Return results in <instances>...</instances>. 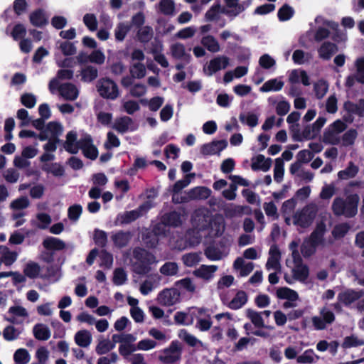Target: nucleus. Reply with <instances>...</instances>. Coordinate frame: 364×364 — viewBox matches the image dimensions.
Segmentation results:
<instances>
[{
  "instance_id": "obj_1",
  "label": "nucleus",
  "mask_w": 364,
  "mask_h": 364,
  "mask_svg": "<svg viewBox=\"0 0 364 364\" xmlns=\"http://www.w3.org/2000/svg\"><path fill=\"white\" fill-rule=\"evenodd\" d=\"M359 200V196L356 193L348 196L346 199L336 197L332 203V211L336 216L353 218L358 213Z\"/></svg>"
},
{
  "instance_id": "obj_2",
  "label": "nucleus",
  "mask_w": 364,
  "mask_h": 364,
  "mask_svg": "<svg viewBox=\"0 0 364 364\" xmlns=\"http://www.w3.org/2000/svg\"><path fill=\"white\" fill-rule=\"evenodd\" d=\"M80 136V139L77 140L76 132L70 131L66 134L64 148L67 151L71 154H76L79 149H82L84 155L87 158L91 159V139L90 135L82 132Z\"/></svg>"
},
{
  "instance_id": "obj_3",
  "label": "nucleus",
  "mask_w": 364,
  "mask_h": 364,
  "mask_svg": "<svg viewBox=\"0 0 364 364\" xmlns=\"http://www.w3.org/2000/svg\"><path fill=\"white\" fill-rule=\"evenodd\" d=\"M134 258L136 260L132 265L133 271L139 275H145L151 270V264L154 256L141 248L133 250Z\"/></svg>"
},
{
  "instance_id": "obj_4",
  "label": "nucleus",
  "mask_w": 364,
  "mask_h": 364,
  "mask_svg": "<svg viewBox=\"0 0 364 364\" xmlns=\"http://www.w3.org/2000/svg\"><path fill=\"white\" fill-rule=\"evenodd\" d=\"M182 347L181 343L173 341L168 348H164L159 356V360L163 364H174L181 358Z\"/></svg>"
},
{
  "instance_id": "obj_5",
  "label": "nucleus",
  "mask_w": 364,
  "mask_h": 364,
  "mask_svg": "<svg viewBox=\"0 0 364 364\" xmlns=\"http://www.w3.org/2000/svg\"><path fill=\"white\" fill-rule=\"evenodd\" d=\"M97 88L100 95L105 99L114 100L119 95V88L116 82L107 77L99 80Z\"/></svg>"
},
{
  "instance_id": "obj_6",
  "label": "nucleus",
  "mask_w": 364,
  "mask_h": 364,
  "mask_svg": "<svg viewBox=\"0 0 364 364\" xmlns=\"http://www.w3.org/2000/svg\"><path fill=\"white\" fill-rule=\"evenodd\" d=\"M316 209L310 205H306L301 211L296 212L294 215V224L302 228L309 227L316 216Z\"/></svg>"
},
{
  "instance_id": "obj_7",
  "label": "nucleus",
  "mask_w": 364,
  "mask_h": 364,
  "mask_svg": "<svg viewBox=\"0 0 364 364\" xmlns=\"http://www.w3.org/2000/svg\"><path fill=\"white\" fill-rule=\"evenodd\" d=\"M180 292L176 288L164 289L157 296V301L164 306H171L180 301Z\"/></svg>"
},
{
  "instance_id": "obj_8",
  "label": "nucleus",
  "mask_w": 364,
  "mask_h": 364,
  "mask_svg": "<svg viewBox=\"0 0 364 364\" xmlns=\"http://www.w3.org/2000/svg\"><path fill=\"white\" fill-rule=\"evenodd\" d=\"M63 132V127L60 122H50L38 137L41 141H45L48 139H58V136L62 134Z\"/></svg>"
},
{
  "instance_id": "obj_9",
  "label": "nucleus",
  "mask_w": 364,
  "mask_h": 364,
  "mask_svg": "<svg viewBox=\"0 0 364 364\" xmlns=\"http://www.w3.org/2000/svg\"><path fill=\"white\" fill-rule=\"evenodd\" d=\"M364 296L363 290L356 291L353 289H347L338 294L337 299L344 306H348Z\"/></svg>"
},
{
  "instance_id": "obj_10",
  "label": "nucleus",
  "mask_w": 364,
  "mask_h": 364,
  "mask_svg": "<svg viewBox=\"0 0 364 364\" xmlns=\"http://www.w3.org/2000/svg\"><path fill=\"white\" fill-rule=\"evenodd\" d=\"M77 63L81 69L82 80L85 82H91V55L80 53L77 56Z\"/></svg>"
},
{
  "instance_id": "obj_11",
  "label": "nucleus",
  "mask_w": 364,
  "mask_h": 364,
  "mask_svg": "<svg viewBox=\"0 0 364 364\" xmlns=\"http://www.w3.org/2000/svg\"><path fill=\"white\" fill-rule=\"evenodd\" d=\"M227 146L228 142L226 140L213 141L210 143L202 145L200 153L204 156L214 155L222 151Z\"/></svg>"
},
{
  "instance_id": "obj_12",
  "label": "nucleus",
  "mask_w": 364,
  "mask_h": 364,
  "mask_svg": "<svg viewBox=\"0 0 364 364\" xmlns=\"http://www.w3.org/2000/svg\"><path fill=\"white\" fill-rule=\"evenodd\" d=\"M230 59L225 55L218 56L210 60L207 70L208 75L210 76L221 69H225L229 65Z\"/></svg>"
},
{
  "instance_id": "obj_13",
  "label": "nucleus",
  "mask_w": 364,
  "mask_h": 364,
  "mask_svg": "<svg viewBox=\"0 0 364 364\" xmlns=\"http://www.w3.org/2000/svg\"><path fill=\"white\" fill-rule=\"evenodd\" d=\"M65 100L74 101L79 95L77 87L70 82L63 83L60 87V94Z\"/></svg>"
},
{
  "instance_id": "obj_14",
  "label": "nucleus",
  "mask_w": 364,
  "mask_h": 364,
  "mask_svg": "<svg viewBox=\"0 0 364 364\" xmlns=\"http://www.w3.org/2000/svg\"><path fill=\"white\" fill-rule=\"evenodd\" d=\"M99 257L100 258V266L105 269H110L113 264V256L111 253L108 252L105 250L98 251L97 248L92 249V262L95 258Z\"/></svg>"
},
{
  "instance_id": "obj_15",
  "label": "nucleus",
  "mask_w": 364,
  "mask_h": 364,
  "mask_svg": "<svg viewBox=\"0 0 364 364\" xmlns=\"http://www.w3.org/2000/svg\"><path fill=\"white\" fill-rule=\"evenodd\" d=\"M171 52L173 58L183 60L186 64L190 63L191 55L186 52L183 44L176 43L171 46Z\"/></svg>"
},
{
  "instance_id": "obj_16",
  "label": "nucleus",
  "mask_w": 364,
  "mask_h": 364,
  "mask_svg": "<svg viewBox=\"0 0 364 364\" xmlns=\"http://www.w3.org/2000/svg\"><path fill=\"white\" fill-rule=\"evenodd\" d=\"M272 162V159H266L264 155L258 154L252 159L251 168L253 171L262 170L266 172L270 169Z\"/></svg>"
},
{
  "instance_id": "obj_17",
  "label": "nucleus",
  "mask_w": 364,
  "mask_h": 364,
  "mask_svg": "<svg viewBox=\"0 0 364 364\" xmlns=\"http://www.w3.org/2000/svg\"><path fill=\"white\" fill-rule=\"evenodd\" d=\"M161 221L165 225L172 228L179 227L182 224L181 214L176 210L164 213L161 216Z\"/></svg>"
},
{
  "instance_id": "obj_18",
  "label": "nucleus",
  "mask_w": 364,
  "mask_h": 364,
  "mask_svg": "<svg viewBox=\"0 0 364 364\" xmlns=\"http://www.w3.org/2000/svg\"><path fill=\"white\" fill-rule=\"evenodd\" d=\"M337 51V45L330 41L323 42L318 49L319 57L323 60H330Z\"/></svg>"
},
{
  "instance_id": "obj_19",
  "label": "nucleus",
  "mask_w": 364,
  "mask_h": 364,
  "mask_svg": "<svg viewBox=\"0 0 364 364\" xmlns=\"http://www.w3.org/2000/svg\"><path fill=\"white\" fill-rule=\"evenodd\" d=\"M23 272L29 279L43 278V276L41 274V267L36 262L29 261L28 262L23 269Z\"/></svg>"
},
{
  "instance_id": "obj_20",
  "label": "nucleus",
  "mask_w": 364,
  "mask_h": 364,
  "mask_svg": "<svg viewBox=\"0 0 364 364\" xmlns=\"http://www.w3.org/2000/svg\"><path fill=\"white\" fill-rule=\"evenodd\" d=\"M18 257V253L11 250L6 246H0V261L1 264L10 266L14 264Z\"/></svg>"
},
{
  "instance_id": "obj_21",
  "label": "nucleus",
  "mask_w": 364,
  "mask_h": 364,
  "mask_svg": "<svg viewBox=\"0 0 364 364\" xmlns=\"http://www.w3.org/2000/svg\"><path fill=\"white\" fill-rule=\"evenodd\" d=\"M326 230V226L324 222L321 221L316 225L315 229L311 233L309 240L314 244L319 245L323 242V236Z\"/></svg>"
},
{
  "instance_id": "obj_22",
  "label": "nucleus",
  "mask_w": 364,
  "mask_h": 364,
  "mask_svg": "<svg viewBox=\"0 0 364 364\" xmlns=\"http://www.w3.org/2000/svg\"><path fill=\"white\" fill-rule=\"evenodd\" d=\"M9 314H11V316L6 318V320L12 324L19 323V321L17 320L18 317L27 318L28 316L27 310L21 306L10 307Z\"/></svg>"
},
{
  "instance_id": "obj_23",
  "label": "nucleus",
  "mask_w": 364,
  "mask_h": 364,
  "mask_svg": "<svg viewBox=\"0 0 364 364\" xmlns=\"http://www.w3.org/2000/svg\"><path fill=\"white\" fill-rule=\"evenodd\" d=\"M343 108L346 112H350L352 114H356L359 117H363L364 99H360L357 104L348 100L344 102Z\"/></svg>"
},
{
  "instance_id": "obj_24",
  "label": "nucleus",
  "mask_w": 364,
  "mask_h": 364,
  "mask_svg": "<svg viewBox=\"0 0 364 364\" xmlns=\"http://www.w3.org/2000/svg\"><path fill=\"white\" fill-rule=\"evenodd\" d=\"M23 331V328L16 327L14 325H8L3 330V338L6 341L9 342L16 341L20 338Z\"/></svg>"
},
{
  "instance_id": "obj_25",
  "label": "nucleus",
  "mask_w": 364,
  "mask_h": 364,
  "mask_svg": "<svg viewBox=\"0 0 364 364\" xmlns=\"http://www.w3.org/2000/svg\"><path fill=\"white\" fill-rule=\"evenodd\" d=\"M132 235L130 232L119 230L112 235V240L117 247L122 248L126 247L131 240Z\"/></svg>"
},
{
  "instance_id": "obj_26",
  "label": "nucleus",
  "mask_w": 364,
  "mask_h": 364,
  "mask_svg": "<svg viewBox=\"0 0 364 364\" xmlns=\"http://www.w3.org/2000/svg\"><path fill=\"white\" fill-rule=\"evenodd\" d=\"M140 216L141 212L139 210L124 211L117 215V221H118L120 225L129 224L137 220Z\"/></svg>"
},
{
  "instance_id": "obj_27",
  "label": "nucleus",
  "mask_w": 364,
  "mask_h": 364,
  "mask_svg": "<svg viewBox=\"0 0 364 364\" xmlns=\"http://www.w3.org/2000/svg\"><path fill=\"white\" fill-rule=\"evenodd\" d=\"M246 316L251 321L252 324L256 328H266L269 329L273 328L272 326H266L264 324L260 312H257L252 309H247L246 310Z\"/></svg>"
},
{
  "instance_id": "obj_28",
  "label": "nucleus",
  "mask_w": 364,
  "mask_h": 364,
  "mask_svg": "<svg viewBox=\"0 0 364 364\" xmlns=\"http://www.w3.org/2000/svg\"><path fill=\"white\" fill-rule=\"evenodd\" d=\"M218 267L215 265H201L198 269L193 271V274L198 278L205 280H209L213 277V273L216 272Z\"/></svg>"
},
{
  "instance_id": "obj_29",
  "label": "nucleus",
  "mask_w": 364,
  "mask_h": 364,
  "mask_svg": "<svg viewBox=\"0 0 364 364\" xmlns=\"http://www.w3.org/2000/svg\"><path fill=\"white\" fill-rule=\"evenodd\" d=\"M247 294L243 290L237 292L234 298L228 304V308L232 310H237L242 308L247 302Z\"/></svg>"
},
{
  "instance_id": "obj_30",
  "label": "nucleus",
  "mask_w": 364,
  "mask_h": 364,
  "mask_svg": "<svg viewBox=\"0 0 364 364\" xmlns=\"http://www.w3.org/2000/svg\"><path fill=\"white\" fill-rule=\"evenodd\" d=\"M45 249L48 250L60 251L65 247V243L59 238L47 237L42 243Z\"/></svg>"
},
{
  "instance_id": "obj_31",
  "label": "nucleus",
  "mask_w": 364,
  "mask_h": 364,
  "mask_svg": "<svg viewBox=\"0 0 364 364\" xmlns=\"http://www.w3.org/2000/svg\"><path fill=\"white\" fill-rule=\"evenodd\" d=\"M276 295L279 299H287L291 301H295L299 299L298 293L288 287H280L277 289Z\"/></svg>"
},
{
  "instance_id": "obj_32",
  "label": "nucleus",
  "mask_w": 364,
  "mask_h": 364,
  "mask_svg": "<svg viewBox=\"0 0 364 364\" xmlns=\"http://www.w3.org/2000/svg\"><path fill=\"white\" fill-rule=\"evenodd\" d=\"M33 333L35 338L41 341H46L50 337V331L47 326L43 323H38L33 328Z\"/></svg>"
},
{
  "instance_id": "obj_33",
  "label": "nucleus",
  "mask_w": 364,
  "mask_h": 364,
  "mask_svg": "<svg viewBox=\"0 0 364 364\" xmlns=\"http://www.w3.org/2000/svg\"><path fill=\"white\" fill-rule=\"evenodd\" d=\"M29 205L30 201L28 198L26 196H21L12 200L9 205V208L12 210V212H25L24 210Z\"/></svg>"
},
{
  "instance_id": "obj_34",
  "label": "nucleus",
  "mask_w": 364,
  "mask_h": 364,
  "mask_svg": "<svg viewBox=\"0 0 364 364\" xmlns=\"http://www.w3.org/2000/svg\"><path fill=\"white\" fill-rule=\"evenodd\" d=\"M284 82L278 80L277 78L271 79L265 82L260 87L259 90L262 92L271 91H279L283 88Z\"/></svg>"
},
{
  "instance_id": "obj_35",
  "label": "nucleus",
  "mask_w": 364,
  "mask_h": 364,
  "mask_svg": "<svg viewBox=\"0 0 364 364\" xmlns=\"http://www.w3.org/2000/svg\"><path fill=\"white\" fill-rule=\"evenodd\" d=\"M195 176V173H188L185 176L184 179L179 180L176 181L174 185L173 186V201L174 203H180V201L176 200L175 199V194H177L180 193L184 188L188 186V184L191 182L190 178L193 177Z\"/></svg>"
},
{
  "instance_id": "obj_36",
  "label": "nucleus",
  "mask_w": 364,
  "mask_h": 364,
  "mask_svg": "<svg viewBox=\"0 0 364 364\" xmlns=\"http://www.w3.org/2000/svg\"><path fill=\"white\" fill-rule=\"evenodd\" d=\"M142 241L147 248H155L159 243V237L152 230H146L142 235Z\"/></svg>"
},
{
  "instance_id": "obj_37",
  "label": "nucleus",
  "mask_w": 364,
  "mask_h": 364,
  "mask_svg": "<svg viewBox=\"0 0 364 364\" xmlns=\"http://www.w3.org/2000/svg\"><path fill=\"white\" fill-rule=\"evenodd\" d=\"M202 45L210 52L217 53L220 50V45L215 37L210 35L203 36L201 39Z\"/></svg>"
},
{
  "instance_id": "obj_38",
  "label": "nucleus",
  "mask_w": 364,
  "mask_h": 364,
  "mask_svg": "<svg viewBox=\"0 0 364 364\" xmlns=\"http://www.w3.org/2000/svg\"><path fill=\"white\" fill-rule=\"evenodd\" d=\"M318 359V356L315 354L313 349H307L301 355L297 356L296 362L298 363L311 364L316 363Z\"/></svg>"
},
{
  "instance_id": "obj_39",
  "label": "nucleus",
  "mask_w": 364,
  "mask_h": 364,
  "mask_svg": "<svg viewBox=\"0 0 364 364\" xmlns=\"http://www.w3.org/2000/svg\"><path fill=\"white\" fill-rule=\"evenodd\" d=\"M136 37L139 42L143 43H148L153 37V29L149 26H142L138 28Z\"/></svg>"
},
{
  "instance_id": "obj_40",
  "label": "nucleus",
  "mask_w": 364,
  "mask_h": 364,
  "mask_svg": "<svg viewBox=\"0 0 364 364\" xmlns=\"http://www.w3.org/2000/svg\"><path fill=\"white\" fill-rule=\"evenodd\" d=\"M294 277L300 282L306 281L309 276V269L306 264L300 263L296 265V268L293 270Z\"/></svg>"
},
{
  "instance_id": "obj_41",
  "label": "nucleus",
  "mask_w": 364,
  "mask_h": 364,
  "mask_svg": "<svg viewBox=\"0 0 364 364\" xmlns=\"http://www.w3.org/2000/svg\"><path fill=\"white\" fill-rule=\"evenodd\" d=\"M350 229V225L348 223H339L334 226L331 234L335 239H341L346 236Z\"/></svg>"
},
{
  "instance_id": "obj_42",
  "label": "nucleus",
  "mask_w": 364,
  "mask_h": 364,
  "mask_svg": "<svg viewBox=\"0 0 364 364\" xmlns=\"http://www.w3.org/2000/svg\"><path fill=\"white\" fill-rule=\"evenodd\" d=\"M358 172V168L350 162L347 168L338 173V177L341 180H346L355 177Z\"/></svg>"
},
{
  "instance_id": "obj_43",
  "label": "nucleus",
  "mask_w": 364,
  "mask_h": 364,
  "mask_svg": "<svg viewBox=\"0 0 364 364\" xmlns=\"http://www.w3.org/2000/svg\"><path fill=\"white\" fill-rule=\"evenodd\" d=\"M30 360L31 355L25 348H18L14 354V360L16 364H28Z\"/></svg>"
},
{
  "instance_id": "obj_44",
  "label": "nucleus",
  "mask_w": 364,
  "mask_h": 364,
  "mask_svg": "<svg viewBox=\"0 0 364 364\" xmlns=\"http://www.w3.org/2000/svg\"><path fill=\"white\" fill-rule=\"evenodd\" d=\"M200 252H190L186 253L182 256V261L186 267H193L199 263L200 261Z\"/></svg>"
},
{
  "instance_id": "obj_45",
  "label": "nucleus",
  "mask_w": 364,
  "mask_h": 364,
  "mask_svg": "<svg viewBox=\"0 0 364 364\" xmlns=\"http://www.w3.org/2000/svg\"><path fill=\"white\" fill-rule=\"evenodd\" d=\"M75 343L82 348H87L90 343V336L87 331H80L75 336Z\"/></svg>"
},
{
  "instance_id": "obj_46",
  "label": "nucleus",
  "mask_w": 364,
  "mask_h": 364,
  "mask_svg": "<svg viewBox=\"0 0 364 364\" xmlns=\"http://www.w3.org/2000/svg\"><path fill=\"white\" fill-rule=\"evenodd\" d=\"M131 30V26L125 23H119L114 30V36L117 41H123Z\"/></svg>"
},
{
  "instance_id": "obj_47",
  "label": "nucleus",
  "mask_w": 364,
  "mask_h": 364,
  "mask_svg": "<svg viewBox=\"0 0 364 364\" xmlns=\"http://www.w3.org/2000/svg\"><path fill=\"white\" fill-rule=\"evenodd\" d=\"M364 345V340L359 339L355 335H350L344 338L341 346L344 349L358 347Z\"/></svg>"
},
{
  "instance_id": "obj_48",
  "label": "nucleus",
  "mask_w": 364,
  "mask_h": 364,
  "mask_svg": "<svg viewBox=\"0 0 364 364\" xmlns=\"http://www.w3.org/2000/svg\"><path fill=\"white\" fill-rule=\"evenodd\" d=\"M159 11L166 16H173L175 12V4L172 0H161L159 4Z\"/></svg>"
},
{
  "instance_id": "obj_49",
  "label": "nucleus",
  "mask_w": 364,
  "mask_h": 364,
  "mask_svg": "<svg viewBox=\"0 0 364 364\" xmlns=\"http://www.w3.org/2000/svg\"><path fill=\"white\" fill-rule=\"evenodd\" d=\"M294 14V9L285 4L278 10L277 16L280 21H286L291 18Z\"/></svg>"
},
{
  "instance_id": "obj_50",
  "label": "nucleus",
  "mask_w": 364,
  "mask_h": 364,
  "mask_svg": "<svg viewBox=\"0 0 364 364\" xmlns=\"http://www.w3.org/2000/svg\"><path fill=\"white\" fill-rule=\"evenodd\" d=\"M284 161L281 158H277L275 159L274 179L277 183H280L283 180L284 173Z\"/></svg>"
},
{
  "instance_id": "obj_51",
  "label": "nucleus",
  "mask_w": 364,
  "mask_h": 364,
  "mask_svg": "<svg viewBox=\"0 0 364 364\" xmlns=\"http://www.w3.org/2000/svg\"><path fill=\"white\" fill-rule=\"evenodd\" d=\"M224 9H221L220 4L213 5L205 13V17L206 21H215L218 17L220 12L228 14Z\"/></svg>"
},
{
  "instance_id": "obj_52",
  "label": "nucleus",
  "mask_w": 364,
  "mask_h": 364,
  "mask_svg": "<svg viewBox=\"0 0 364 364\" xmlns=\"http://www.w3.org/2000/svg\"><path fill=\"white\" fill-rule=\"evenodd\" d=\"M239 119L242 124L250 127H255L258 124V117L254 113L248 112L247 114L240 113Z\"/></svg>"
},
{
  "instance_id": "obj_53",
  "label": "nucleus",
  "mask_w": 364,
  "mask_h": 364,
  "mask_svg": "<svg viewBox=\"0 0 364 364\" xmlns=\"http://www.w3.org/2000/svg\"><path fill=\"white\" fill-rule=\"evenodd\" d=\"M30 21L35 26H41L47 23V19L43 11L38 10L31 14Z\"/></svg>"
},
{
  "instance_id": "obj_54",
  "label": "nucleus",
  "mask_w": 364,
  "mask_h": 364,
  "mask_svg": "<svg viewBox=\"0 0 364 364\" xmlns=\"http://www.w3.org/2000/svg\"><path fill=\"white\" fill-rule=\"evenodd\" d=\"M318 245L314 244V242L309 241H305L301 246V252L304 257L309 258L315 254L316 251V247Z\"/></svg>"
},
{
  "instance_id": "obj_55",
  "label": "nucleus",
  "mask_w": 364,
  "mask_h": 364,
  "mask_svg": "<svg viewBox=\"0 0 364 364\" xmlns=\"http://www.w3.org/2000/svg\"><path fill=\"white\" fill-rule=\"evenodd\" d=\"M178 271V264L176 262H165L160 268V272L166 276H173Z\"/></svg>"
},
{
  "instance_id": "obj_56",
  "label": "nucleus",
  "mask_w": 364,
  "mask_h": 364,
  "mask_svg": "<svg viewBox=\"0 0 364 364\" xmlns=\"http://www.w3.org/2000/svg\"><path fill=\"white\" fill-rule=\"evenodd\" d=\"M132 122V119L129 117H122L116 120L114 127L118 132L124 133L128 130L129 126Z\"/></svg>"
},
{
  "instance_id": "obj_57",
  "label": "nucleus",
  "mask_w": 364,
  "mask_h": 364,
  "mask_svg": "<svg viewBox=\"0 0 364 364\" xmlns=\"http://www.w3.org/2000/svg\"><path fill=\"white\" fill-rule=\"evenodd\" d=\"M210 190L204 186L196 187L191 190L190 193L191 197L200 199H206L210 195Z\"/></svg>"
},
{
  "instance_id": "obj_58",
  "label": "nucleus",
  "mask_w": 364,
  "mask_h": 364,
  "mask_svg": "<svg viewBox=\"0 0 364 364\" xmlns=\"http://www.w3.org/2000/svg\"><path fill=\"white\" fill-rule=\"evenodd\" d=\"M43 276V279H49L56 282L61 276L60 268L58 265H50L47 267V273Z\"/></svg>"
},
{
  "instance_id": "obj_59",
  "label": "nucleus",
  "mask_w": 364,
  "mask_h": 364,
  "mask_svg": "<svg viewBox=\"0 0 364 364\" xmlns=\"http://www.w3.org/2000/svg\"><path fill=\"white\" fill-rule=\"evenodd\" d=\"M204 254L205 257L211 261H218L222 259L221 251L214 246L207 247L205 249Z\"/></svg>"
},
{
  "instance_id": "obj_60",
  "label": "nucleus",
  "mask_w": 364,
  "mask_h": 364,
  "mask_svg": "<svg viewBox=\"0 0 364 364\" xmlns=\"http://www.w3.org/2000/svg\"><path fill=\"white\" fill-rule=\"evenodd\" d=\"M127 279V275L125 270L122 268H116L113 274V282L114 284L120 286L125 283Z\"/></svg>"
},
{
  "instance_id": "obj_61",
  "label": "nucleus",
  "mask_w": 364,
  "mask_h": 364,
  "mask_svg": "<svg viewBox=\"0 0 364 364\" xmlns=\"http://www.w3.org/2000/svg\"><path fill=\"white\" fill-rule=\"evenodd\" d=\"M115 347L113 341L109 340L101 341L96 346V352L99 355H102L108 353Z\"/></svg>"
},
{
  "instance_id": "obj_62",
  "label": "nucleus",
  "mask_w": 364,
  "mask_h": 364,
  "mask_svg": "<svg viewBox=\"0 0 364 364\" xmlns=\"http://www.w3.org/2000/svg\"><path fill=\"white\" fill-rule=\"evenodd\" d=\"M336 134L332 129H326L323 133V142L326 144H338L339 139L336 136Z\"/></svg>"
},
{
  "instance_id": "obj_63",
  "label": "nucleus",
  "mask_w": 364,
  "mask_h": 364,
  "mask_svg": "<svg viewBox=\"0 0 364 364\" xmlns=\"http://www.w3.org/2000/svg\"><path fill=\"white\" fill-rule=\"evenodd\" d=\"M179 337L182 338L188 346L195 347L198 343H200V341L196 337L190 334L186 330L182 329L179 333Z\"/></svg>"
},
{
  "instance_id": "obj_64",
  "label": "nucleus",
  "mask_w": 364,
  "mask_h": 364,
  "mask_svg": "<svg viewBox=\"0 0 364 364\" xmlns=\"http://www.w3.org/2000/svg\"><path fill=\"white\" fill-rule=\"evenodd\" d=\"M131 74L133 77L141 79L146 75V68L143 63H134L130 70Z\"/></svg>"
}]
</instances>
